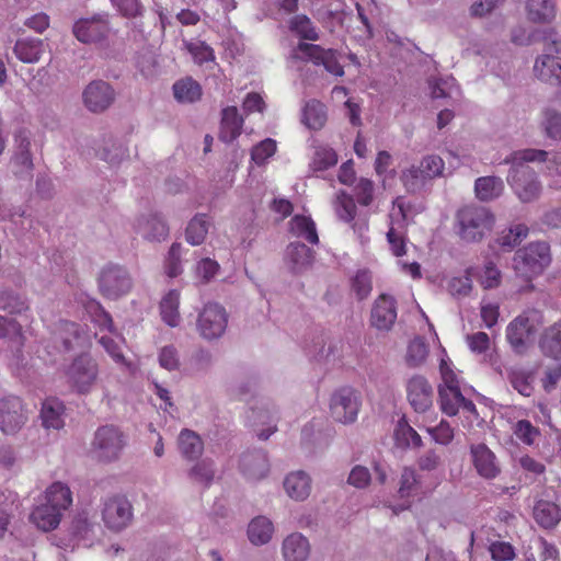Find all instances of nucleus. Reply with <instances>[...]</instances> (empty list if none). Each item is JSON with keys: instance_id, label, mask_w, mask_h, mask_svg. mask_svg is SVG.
Instances as JSON below:
<instances>
[{"instance_id": "nucleus-46", "label": "nucleus", "mask_w": 561, "mask_h": 561, "mask_svg": "<svg viewBox=\"0 0 561 561\" xmlns=\"http://www.w3.org/2000/svg\"><path fill=\"white\" fill-rule=\"evenodd\" d=\"M401 182L408 193L416 194L424 191L431 183L430 179L423 173L422 168L412 165L401 174Z\"/></svg>"}, {"instance_id": "nucleus-8", "label": "nucleus", "mask_w": 561, "mask_h": 561, "mask_svg": "<svg viewBox=\"0 0 561 561\" xmlns=\"http://www.w3.org/2000/svg\"><path fill=\"white\" fill-rule=\"evenodd\" d=\"M66 376L77 393L88 394L99 377L98 362L89 353H81L67 367Z\"/></svg>"}, {"instance_id": "nucleus-64", "label": "nucleus", "mask_w": 561, "mask_h": 561, "mask_svg": "<svg viewBox=\"0 0 561 561\" xmlns=\"http://www.w3.org/2000/svg\"><path fill=\"white\" fill-rule=\"evenodd\" d=\"M370 472L366 467L355 466L348 476V483L355 488L363 489L370 482Z\"/></svg>"}, {"instance_id": "nucleus-60", "label": "nucleus", "mask_w": 561, "mask_h": 561, "mask_svg": "<svg viewBox=\"0 0 561 561\" xmlns=\"http://www.w3.org/2000/svg\"><path fill=\"white\" fill-rule=\"evenodd\" d=\"M88 308L93 314L94 322L101 329H105L111 333L115 331L112 316L103 308L99 301L91 300L88 305Z\"/></svg>"}, {"instance_id": "nucleus-56", "label": "nucleus", "mask_w": 561, "mask_h": 561, "mask_svg": "<svg viewBox=\"0 0 561 561\" xmlns=\"http://www.w3.org/2000/svg\"><path fill=\"white\" fill-rule=\"evenodd\" d=\"M419 477L414 469L404 468L400 477L399 495L401 499L410 497L416 493Z\"/></svg>"}, {"instance_id": "nucleus-2", "label": "nucleus", "mask_w": 561, "mask_h": 561, "mask_svg": "<svg viewBox=\"0 0 561 561\" xmlns=\"http://www.w3.org/2000/svg\"><path fill=\"white\" fill-rule=\"evenodd\" d=\"M71 504L72 493L69 486L62 482H54L45 492V502L33 508L30 520L43 531L54 530Z\"/></svg>"}, {"instance_id": "nucleus-48", "label": "nucleus", "mask_w": 561, "mask_h": 561, "mask_svg": "<svg viewBox=\"0 0 561 561\" xmlns=\"http://www.w3.org/2000/svg\"><path fill=\"white\" fill-rule=\"evenodd\" d=\"M394 438L400 447L420 448L422 438L419 433L409 424L405 416L399 419L394 428Z\"/></svg>"}, {"instance_id": "nucleus-45", "label": "nucleus", "mask_w": 561, "mask_h": 561, "mask_svg": "<svg viewBox=\"0 0 561 561\" xmlns=\"http://www.w3.org/2000/svg\"><path fill=\"white\" fill-rule=\"evenodd\" d=\"M533 373L520 367L507 369V380L514 390L524 397H530L534 391Z\"/></svg>"}, {"instance_id": "nucleus-52", "label": "nucleus", "mask_w": 561, "mask_h": 561, "mask_svg": "<svg viewBox=\"0 0 561 561\" xmlns=\"http://www.w3.org/2000/svg\"><path fill=\"white\" fill-rule=\"evenodd\" d=\"M0 497H4L5 501L10 502V504L0 507V539H2L8 530L13 506L18 507L19 495L13 491L7 490L0 493Z\"/></svg>"}, {"instance_id": "nucleus-10", "label": "nucleus", "mask_w": 561, "mask_h": 561, "mask_svg": "<svg viewBox=\"0 0 561 561\" xmlns=\"http://www.w3.org/2000/svg\"><path fill=\"white\" fill-rule=\"evenodd\" d=\"M111 32L107 13H96L91 18H80L72 25L73 36L82 44H103Z\"/></svg>"}, {"instance_id": "nucleus-50", "label": "nucleus", "mask_w": 561, "mask_h": 561, "mask_svg": "<svg viewBox=\"0 0 561 561\" xmlns=\"http://www.w3.org/2000/svg\"><path fill=\"white\" fill-rule=\"evenodd\" d=\"M184 47L198 65L215 60L214 49L204 41H184Z\"/></svg>"}, {"instance_id": "nucleus-36", "label": "nucleus", "mask_w": 561, "mask_h": 561, "mask_svg": "<svg viewBox=\"0 0 561 561\" xmlns=\"http://www.w3.org/2000/svg\"><path fill=\"white\" fill-rule=\"evenodd\" d=\"M64 403L56 398H48L43 402L41 417L46 428L59 430L64 426Z\"/></svg>"}, {"instance_id": "nucleus-57", "label": "nucleus", "mask_w": 561, "mask_h": 561, "mask_svg": "<svg viewBox=\"0 0 561 561\" xmlns=\"http://www.w3.org/2000/svg\"><path fill=\"white\" fill-rule=\"evenodd\" d=\"M275 151L276 141L272 138H266L252 148L251 159L255 164L262 165L275 153Z\"/></svg>"}, {"instance_id": "nucleus-58", "label": "nucleus", "mask_w": 561, "mask_h": 561, "mask_svg": "<svg viewBox=\"0 0 561 561\" xmlns=\"http://www.w3.org/2000/svg\"><path fill=\"white\" fill-rule=\"evenodd\" d=\"M422 168L423 173L430 179V181L443 175L445 163L444 160L437 154L425 156L419 164Z\"/></svg>"}, {"instance_id": "nucleus-34", "label": "nucleus", "mask_w": 561, "mask_h": 561, "mask_svg": "<svg viewBox=\"0 0 561 561\" xmlns=\"http://www.w3.org/2000/svg\"><path fill=\"white\" fill-rule=\"evenodd\" d=\"M503 191L504 182L495 175L481 176L474 182L476 196L482 202H490L500 197Z\"/></svg>"}, {"instance_id": "nucleus-37", "label": "nucleus", "mask_w": 561, "mask_h": 561, "mask_svg": "<svg viewBox=\"0 0 561 561\" xmlns=\"http://www.w3.org/2000/svg\"><path fill=\"white\" fill-rule=\"evenodd\" d=\"M248 419L252 420L254 424L268 425L267 428L257 433V437L261 440L268 439L277 430V412L270 410L267 407H252Z\"/></svg>"}, {"instance_id": "nucleus-6", "label": "nucleus", "mask_w": 561, "mask_h": 561, "mask_svg": "<svg viewBox=\"0 0 561 561\" xmlns=\"http://www.w3.org/2000/svg\"><path fill=\"white\" fill-rule=\"evenodd\" d=\"M85 335V330L80 323L59 320L54 324L50 337L45 342V350L49 355L69 353L83 344Z\"/></svg>"}, {"instance_id": "nucleus-7", "label": "nucleus", "mask_w": 561, "mask_h": 561, "mask_svg": "<svg viewBox=\"0 0 561 561\" xmlns=\"http://www.w3.org/2000/svg\"><path fill=\"white\" fill-rule=\"evenodd\" d=\"M460 237L467 242L480 241L494 225V216L485 207L470 206L458 213Z\"/></svg>"}, {"instance_id": "nucleus-25", "label": "nucleus", "mask_w": 561, "mask_h": 561, "mask_svg": "<svg viewBox=\"0 0 561 561\" xmlns=\"http://www.w3.org/2000/svg\"><path fill=\"white\" fill-rule=\"evenodd\" d=\"M531 334L533 325L527 317H516L506 328V340L517 354H523L526 351L527 341Z\"/></svg>"}, {"instance_id": "nucleus-13", "label": "nucleus", "mask_w": 561, "mask_h": 561, "mask_svg": "<svg viewBox=\"0 0 561 561\" xmlns=\"http://www.w3.org/2000/svg\"><path fill=\"white\" fill-rule=\"evenodd\" d=\"M123 433L114 425H104L95 431L93 450L102 461L116 460L125 447Z\"/></svg>"}, {"instance_id": "nucleus-4", "label": "nucleus", "mask_w": 561, "mask_h": 561, "mask_svg": "<svg viewBox=\"0 0 561 561\" xmlns=\"http://www.w3.org/2000/svg\"><path fill=\"white\" fill-rule=\"evenodd\" d=\"M550 263V245L545 241L530 242L518 249L513 257L516 274L528 280L541 274Z\"/></svg>"}, {"instance_id": "nucleus-63", "label": "nucleus", "mask_w": 561, "mask_h": 561, "mask_svg": "<svg viewBox=\"0 0 561 561\" xmlns=\"http://www.w3.org/2000/svg\"><path fill=\"white\" fill-rule=\"evenodd\" d=\"M514 434L518 439L527 445L534 443L535 436L538 434L537 428L528 420H519L514 428Z\"/></svg>"}, {"instance_id": "nucleus-11", "label": "nucleus", "mask_w": 561, "mask_h": 561, "mask_svg": "<svg viewBox=\"0 0 561 561\" xmlns=\"http://www.w3.org/2000/svg\"><path fill=\"white\" fill-rule=\"evenodd\" d=\"M360 404L359 392L348 386L341 387L331 396V415L336 422L351 424L356 421Z\"/></svg>"}, {"instance_id": "nucleus-22", "label": "nucleus", "mask_w": 561, "mask_h": 561, "mask_svg": "<svg viewBox=\"0 0 561 561\" xmlns=\"http://www.w3.org/2000/svg\"><path fill=\"white\" fill-rule=\"evenodd\" d=\"M135 230L144 239L151 242H161L169 236V226L164 218L158 213L138 217L135 224Z\"/></svg>"}, {"instance_id": "nucleus-16", "label": "nucleus", "mask_w": 561, "mask_h": 561, "mask_svg": "<svg viewBox=\"0 0 561 561\" xmlns=\"http://www.w3.org/2000/svg\"><path fill=\"white\" fill-rule=\"evenodd\" d=\"M407 399L416 413H425L433 405L434 391L428 380L421 375H414L407 381Z\"/></svg>"}, {"instance_id": "nucleus-53", "label": "nucleus", "mask_w": 561, "mask_h": 561, "mask_svg": "<svg viewBox=\"0 0 561 561\" xmlns=\"http://www.w3.org/2000/svg\"><path fill=\"white\" fill-rule=\"evenodd\" d=\"M337 163V154L332 148L320 147L314 151L310 164L313 171H325Z\"/></svg>"}, {"instance_id": "nucleus-3", "label": "nucleus", "mask_w": 561, "mask_h": 561, "mask_svg": "<svg viewBox=\"0 0 561 561\" xmlns=\"http://www.w3.org/2000/svg\"><path fill=\"white\" fill-rule=\"evenodd\" d=\"M439 371L443 380L438 386V403L442 412L448 416H455L462 410L477 417L476 404L462 394L457 375L451 368V363L442 359Z\"/></svg>"}, {"instance_id": "nucleus-15", "label": "nucleus", "mask_w": 561, "mask_h": 561, "mask_svg": "<svg viewBox=\"0 0 561 561\" xmlns=\"http://www.w3.org/2000/svg\"><path fill=\"white\" fill-rule=\"evenodd\" d=\"M82 101L89 112L103 113L115 101V90L104 80H92L82 92Z\"/></svg>"}, {"instance_id": "nucleus-21", "label": "nucleus", "mask_w": 561, "mask_h": 561, "mask_svg": "<svg viewBox=\"0 0 561 561\" xmlns=\"http://www.w3.org/2000/svg\"><path fill=\"white\" fill-rule=\"evenodd\" d=\"M316 252L299 241L290 242L285 250L284 260L288 270L300 275L308 271L314 261Z\"/></svg>"}, {"instance_id": "nucleus-54", "label": "nucleus", "mask_w": 561, "mask_h": 561, "mask_svg": "<svg viewBox=\"0 0 561 561\" xmlns=\"http://www.w3.org/2000/svg\"><path fill=\"white\" fill-rule=\"evenodd\" d=\"M352 290L359 300L367 298L373 289L371 275L367 270H359L351 279Z\"/></svg>"}, {"instance_id": "nucleus-27", "label": "nucleus", "mask_w": 561, "mask_h": 561, "mask_svg": "<svg viewBox=\"0 0 561 561\" xmlns=\"http://www.w3.org/2000/svg\"><path fill=\"white\" fill-rule=\"evenodd\" d=\"M44 51V41L32 36L19 38L13 47V53L15 57L24 64L37 62L41 59Z\"/></svg>"}, {"instance_id": "nucleus-47", "label": "nucleus", "mask_w": 561, "mask_h": 561, "mask_svg": "<svg viewBox=\"0 0 561 561\" xmlns=\"http://www.w3.org/2000/svg\"><path fill=\"white\" fill-rule=\"evenodd\" d=\"M288 30L305 41H318L317 27L306 14H296L288 21Z\"/></svg>"}, {"instance_id": "nucleus-40", "label": "nucleus", "mask_w": 561, "mask_h": 561, "mask_svg": "<svg viewBox=\"0 0 561 561\" xmlns=\"http://www.w3.org/2000/svg\"><path fill=\"white\" fill-rule=\"evenodd\" d=\"M290 232L297 238L305 239L310 244L319 243L316 224L310 217L295 215L290 220Z\"/></svg>"}, {"instance_id": "nucleus-9", "label": "nucleus", "mask_w": 561, "mask_h": 561, "mask_svg": "<svg viewBox=\"0 0 561 561\" xmlns=\"http://www.w3.org/2000/svg\"><path fill=\"white\" fill-rule=\"evenodd\" d=\"M228 313L218 302H208L198 312L196 329L199 336L206 341H216L226 332Z\"/></svg>"}, {"instance_id": "nucleus-41", "label": "nucleus", "mask_w": 561, "mask_h": 561, "mask_svg": "<svg viewBox=\"0 0 561 561\" xmlns=\"http://www.w3.org/2000/svg\"><path fill=\"white\" fill-rule=\"evenodd\" d=\"M273 531V524L265 516L253 518L248 526L249 540L256 546L267 543L272 538Z\"/></svg>"}, {"instance_id": "nucleus-59", "label": "nucleus", "mask_w": 561, "mask_h": 561, "mask_svg": "<svg viewBox=\"0 0 561 561\" xmlns=\"http://www.w3.org/2000/svg\"><path fill=\"white\" fill-rule=\"evenodd\" d=\"M336 215L344 222H352L356 215L355 199L345 193L337 196Z\"/></svg>"}, {"instance_id": "nucleus-38", "label": "nucleus", "mask_w": 561, "mask_h": 561, "mask_svg": "<svg viewBox=\"0 0 561 561\" xmlns=\"http://www.w3.org/2000/svg\"><path fill=\"white\" fill-rule=\"evenodd\" d=\"M0 310L26 317L30 311L28 300L12 289H2L0 290Z\"/></svg>"}, {"instance_id": "nucleus-43", "label": "nucleus", "mask_w": 561, "mask_h": 561, "mask_svg": "<svg viewBox=\"0 0 561 561\" xmlns=\"http://www.w3.org/2000/svg\"><path fill=\"white\" fill-rule=\"evenodd\" d=\"M173 94L180 103H194L202 96V87L192 78H185L173 84Z\"/></svg>"}, {"instance_id": "nucleus-17", "label": "nucleus", "mask_w": 561, "mask_h": 561, "mask_svg": "<svg viewBox=\"0 0 561 561\" xmlns=\"http://www.w3.org/2000/svg\"><path fill=\"white\" fill-rule=\"evenodd\" d=\"M26 421L22 400L16 396L0 398V431L14 434L22 428Z\"/></svg>"}, {"instance_id": "nucleus-24", "label": "nucleus", "mask_w": 561, "mask_h": 561, "mask_svg": "<svg viewBox=\"0 0 561 561\" xmlns=\"http://www.w3.org/2000/svg\"><path fill=\"white\" fill-rule=\"evenodd\" d=\"M471 456L477 472L484 479H494L500 473L494 453L485 445L471 446Z\"/></svg>"}, {"instance_id": "nucleus-29", "label": "nucleus", "mask_w": 561, "mask_h": 561, "mask_svg": "<svg viewBox=\"0 0 561 561\" xmlns=\"http://www.w3.org/2000/svg\"><path fill=\"white\" fill-rule=\"evenodd\" d=\"M539 347L546 357L561 360V320L542 331Z\"/></svg>"}, {"instance_id": "nucleus-62", "label": "nucleus", "mask_w": 561, "mask_h": 561, "mask_svg": "<svg viewBox=\"0 0 561 561\" xmlns=\"http://www.w3.org/2000/svg\"><path fill=\"white\" fill-rule=\"evenodd\" d=\"M428 432L432 438L440 445H448L454 438L453 427L444 420L437 426L428 428Z\"/></svg>"}, {"instance_id": "nucleus-49", "label": "nucleus", "mask_w": 561, "mask_h": 561, "mask_svg": "<svg viewBox=\"0 0 561 561\" xmlns=\"http://www.w3.org/2000/svg\"><path fill=\"white\" fill-rule=\"evenodd\" d=\"M187 476L194 482L209 486L215 477V463L211 459H202L188 470Z\"/></svg>"}, {"instance_id": "nucleus-33", "label": "nucleus", "mask_w": 561, "mask_h": 561, "mask_svg": "<svg viewBox=\"0 0 561 561\" xmlns=\"http://www.w3.org/2000/svg\"><path fill=\"white\" fill-rule=\"evenodd\" d=\"M529 228L525 224L512 225L499 233L495 244L505 252L514 250L528 237Z\"/></svg>"}, {"instance_id": "nucleus-26", "label": "nucleus", "mask_w": 561, "mask_h": 561, "mask_svg": "<svg viewBox=\"0 0 561 561\" xmlns=\"http://www.w3.org/2000/svg\"><path fill=\"white\" fill-rule=\"evenodd\" d=\"M536 523L543 529H553L561 522V507L549 500L536 501L533 508Z\"/></svg>"}, {"instance_id": "nucleus-19", "label": "nucleus", "mask_w": 561, "mask_h": 561, "mask_svg": "<svg viewBox=\"0 0 561 561\" xmlns=\"http://www.w3.org/2000/svg\"><path fill=\"white\" fill-rule=\"evenodd\" d=\"M297 50L316 66H323L329 73L336 77L344 75L343 66L339 62L335 50L324 49L320 45L304 42L297 45Z\"/></svg>"}, {"instance_id": "nucleus-20", "label": "nucleus", "mask_w": 561, "mask_h": 561, "mask_svg": "<svg viewBox=\"0 0 561 561\" xmlns=\"http://www.w3.org/2000/svg\"><path fill=\"white\" fill-rule=\"evenodd\" d=\"M239 470L247 480H261L270 471L266 451L261 448L249 449L240 456Z\"/></svg>"}, {"instance_id": "nucleus-23", "label": "nucleus", "mask_w": 561, "mask_h": 561, "mask_svg": "<svg viewBox=\"0 0 561 561\" xmlns=\"http://www.w3.org/2000/svg\"><path fill=\"white\" fill-rule=\"evenodd\" d=\"M95 527L96 524L91 520L87 510L77 512L68 527L69 542L66 546L73 547L80 542L88 545L94 536Z\"/></svg>"}, {"instance_id": "nucleus-55", "label": "nucleus", "mask_w": 561, "mask_h": 561, "mask_svg": "<svg viewBox=\"0 0 561 561\" xmlns=\"http://www.w3.org/2000/svg\"><path fill=\"white\" fill-rule=\"evenodd\" d=\"M427 354L426 344L420 337H416L408 345L405 362L410 367H419L425 360Z\"/></svg>"}, {"instance_id": "nucleus-44", "label": "nucleus", "mask_w": 561, "mask_h": 561, "mask_svg": "<svg viewBox=\"0 0 561 561\" xmlns=\"http://www.w3.org/2000/svg\"><path fill=\"white\" fill-rule=\"evenodd\" d=\"M528 19L536 23L550 22L556 15V5L553 0H528Z\"/></svg>"}, {"instance_id": "nucleus-30", "label": "nucleus", "mask_w": 561, "mask_h": 561, "mask_svg": "<svg viewBox=\"0 0 561 561\" xmlns=\"http://www.w3.org/2000/svg\"><path fill=\"white\" fill-rule=\"evenodd\" d=\"M178 445L181 456L187 461L198 460L204 451L203 439L197 433L188 428L180 432Z\"/></svg>"}, {"instance_id": "nucleus-12", "label": "nucleus", "mask_w": 561, "mask_h": 561, "mask_svg": "<svg viewBox=\"0 0 561 561\" xmlns=\"http://www.w3.org/2000/svg\"><path fill=\"white\" fill-rule=\"evenodd\" d=\"M131 286V276L124 266L110 263L102 268L99 288L105 298L117 299L128 294Z\"/></svg>"}, {"instance_id": "nucleus-31", "label": "nucleus", "mask_w": 561, "mask_h": 561, "mask_svg": "<svg viewBox=\"0 0 561 561\" xmlns=\"http://www.w3.org/2000/svg\"><path fill=\"white\" fill-rule=\"evenodd\" d=\"M243 118L236 106H228L222 110L219 138L221 141L232 142L240 134Z\"/></svg>"}, {"instance_id": "nucleus-18", "label": "nucleus", "mask_w": 561, "mask_h": 561, "mask_svg": "<svg viewBox=\"0 0 561 561\" xmlns=\"http://www.w3.org/2000/svg\"><path fill=\"white\" fill-rule=\"evenodd\" d=\"M397 300L393 296L381 294L376 298L370 310V324L378 331L388 332L397 320Z\"/></svg>"}, {"instance_id": "nucleus-1", "label": "nucleus", "mask_w": 561, "mask_h": 561, "mask_svg": "<svg viewBox=\"0 0 561 561\" xmlns=\"http://www.w3.org/2000/svg\"><path fill=\"white\" fill-rule=\"evenodd\" d=\"M548 151L526 148L511 152L503 160L510 165L506 176L507 184L516 197L524 204L535 202L542 193V184L538 173L528 163L547 161Z\"/></svg>"}, {"instance_id": "nucleus-39", "label": "nucleus", "mask_w": 561, "mask_h": 561, "mask_svg": "<svg viewBox=\"0 0 561 561\" xmlns=\"http://www.w3.org/2000/svg\"><path fill=\"white\" fill-rule=\"evenodd\" d=\"M301 121L309 129H321L327 122L325 105L314 99L306 102L302 108Z\"/></svg>"}, {"instance_id": "nucleus-51", "label": "nucleus", "mask_w": 561, "mask_h": 561, "mask_svg": "<svg viewBox=\"0 0 561 561\" xmlns=\"http://www.w3.org/2000/svg\"><path fill=\"white\" fill-rule=\"evenodd\" d=\"M542 127L548 138L561 142V113L553 108L543 112Z\"/></svg>"}, {"instance_id": "nucleus-32", "label": "nucleus", "mask_w": 561, "mask_h": 561, "mask_svg": "<svg viewBox=\"0 0 561 561\" xmlns=\"http://www.w3.org/2000/svg\"><path fill=\"white\" fill-rule=\"evenodd\" d=\"M284 488L289 497L295 501H304L310 494L311 479L308 473L298 470L286 476Z\"/></svg>"}, {"instance_id": "nucleus-61", "label": "nucleus", "mask_w": 561, "mask_h": 561, "mask_svg": "<svg viewBox=\"0 0 561 561\" xmlns=\"http://www.w3.org/2000/svg\"><path fill=\"white\" fill-rule=\"evenodd\" d=\"M159 364L167 370H175L179 368L180 360L178 351L173 345H167L159 352Z\"/></svg>"}, {"instance_id": "nucleus-28", "label": "nucleus", "mask_w": 561, "mask_h": 561, "mask_svg": "<svg viewBox=\"0 0 561 561\" xmlns=\"http://www.w3.org/2000/svg\"><path fill=\"white\" fill-rule=\"evenodd\" d=\"M285 561H307L310 554L309 540L300 533L288 535L282 546Z\"/></svg>"}, {"instance_id": "nucleus-14", "label": "nucleus", "mask_w": 561, "mask_h": 561, "mask_svg": "<svg viewBox=\"0 0 561 561\" xmlns=\"http://www.w3.org/2000/svg\"><path fill=\"white\" fill-rule=\"evenodd\" d=\"M133 506L123 495L108 497L103 505L102 518L105 526L114 531L126 528L133 519Z\"/></svg>"}, {"instance_id": "nucleus-42", "label": "nucleus", "mask_w": 561, "mask_h": 561, "mask_svg": "<svg viewBox=\"0 0 561 561\" xmlns=\"http://www.w3.org/2000/svg\"><path fill=\"white\" fill-rule=\"evenodd\" d=\"M210 226L206 214H196L187 224L185 239L191 245H199L204 242Z\"/></svg>"}, {"instance_id": "nucleus-5", "label": "nucleus", "mask_w": 561, "mask_h": 561, "mask_svg": "<svg viewBox=\"0 0 561 561\" xmlns=\"http://www.w3.org/2000/svg\"><path fill=\"white\" fill-rule=\"evenodd\" d=\"M542 39L546 44L545 53L536 59L534 71L541 81L561 85V57L557 56L561 47L557 31H545Z\"/></svg>"}, {"instance_id": "nucleus-35", "label": "nucleus", "mask_w": 561, "mask_h": 561, "mask_svg": "<svg viewBox=\"0 0 561 561\" xmlns=\"http://www.w3.org/2000/svg\"><path fill=\"white\" fill-rule=\"evenodd\" d=\"M180 291L170 289L160 301V316L162 321L170 328H176L180 324Z\"/></svg>"}]
</instances>
